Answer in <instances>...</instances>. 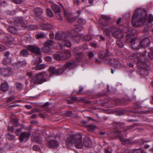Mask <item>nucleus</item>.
I'll use <instances>...</instances> for the list:
<instances>
[{"mask_svg":"<svg viewBox=\"0 0 153 153\" xmlns=\"http://www.w3.org/2000/svg\"><path fill=\"white\" fill-rule=\"evenodd\" d=\"M147 13L144 10L137 8L133 13L131 20L132 25L138 27L143 25H146L149 27L152 26L151 23L153 21V16L150 14L147 20Z\"/></svg>","mask_w":153,"mask_h":153,"instance_id":"f257e3e1","label":"nucleus"},{"mask_svg":"<svg viewBox=\"0 0 153 153\" xmlns=\"http://www.w3.org/2000/svg\"><path fill=\"white\" fill-rule=\"evenodd\" d=\"M145 56L140 53L131 54L128 58L131 60L137 62V65L141 69L140 73L142 75L146 76L148 74V70L150 67L144 62L142 61L141 59L144 58Z\"/></svg>","mask_w":153,"mask_h":153,"instance_id":"f03ea898","label":"nucleus"},{"mask_svg":"<svg viewBox=\"0 0 153 153\" xmlns=\"http://www.w3.org/2000/svg\"><path fill=\"white\" fill-rule=\"evenodd\" d=\"M82 139V136L80 135H72L67 139V145L68 146L70 144H74L76 148L81 149L83 146Z\"/></svg>","mask_w":153,"mask_h":153,"instance_id":"7ed1b4c3","label":"nucleus"},{"mask_svg":"<svg viewBox=\"0 0 153 153\" xmlns=\"http://www.w3.org/2000/svg\"><path fill=\"white\" fill-rule=\"evenodd\" d=\"M67 37V35L65 33L62 31L57 32L55 36V39H56L60 40L63 42L62 44L60 42L58 43L59 46L61 47L65 46L68 47L71 46V42L67 39H66Z\"/></svg>","mask_w":153,"mask_h":153,"instance_id":"20e7f679","label":"nucleus"},{"mask_svg":"<svg viewBox=\"0 0 153 153\" xmlns=\"http://www.w3.org/2000/svg\"><path fill=\"white\" fill-rule=\"evenodd\" d=\"M126 42L131 44L133 48L137 49L142 48L140 42L135 40L136 39L134 37V33L131 34L128 33L126 35Z\"/></svg>","mask_w":153,"mask_h":153,"instance_id":"39448f33","label":"nucleus"},{"mask_svg":"<svg viewBox=\"0 0 153 153\" xmlns=\"http://www.w3.org/2000/svg\"><path fill=\"white\" fill-rule=\"evenodd\" d=\"M110 32L113 36L116 39H121L124 36V34L121 30L114 27H111L108 30L106 33L107 36H109Z\"/></svg>","mask_w":153,"mask_h":153,"instance_id":"423d86ee","label":"nucleus"},{"mask_svg":"<svg viewBox=\"0 0 153 153\" xmlns=\"http://www.w3.org/2000/svg\"><path fill=\"white\" fill-rule=\"evenodd\" d=\"M46 81V79L44 77L42 73L37 74L36 76L35 79L32 80L33 82L37 84H41Z\"/></svg>","mask_w":153,"mask_h":153,"instance_id":"0eeeda50","label":"nucleus"},{"mask_svg":"<svg viewBox=\"0 0 153 153\" xmlns=\"http://www.w3.org/2000/svg\"><path fill=\"white\" fill-rule=\"evenodd\" d=\"M77 65V63L75 61L68 62L64 65L63 67H62V71L64 70V72L67 68L69 70L72 69L74 68Z\"/></svg>","mask_w":153,"mask_h":153,"instance_id":"6e6552de","label":"nucleus"},{"mask_svg":"<svg viewBox=\"0 0 153 153\" xmlns=\"http://www.w3.org/2000/svg\"><path fill=\"white\" fill-rule=\"evenodd\" d=\"M48 71L50 74V76H52L53 75H57L60 74L64 72V70H62V68L58 70L53 66L50 67Z\"/></svg>","mask_w":153,"mask_h":153,"instance_id":"1a4fd4ad","label":"nucleus"},{"mask_svg":"<svg viewBox=\"0 0 153 153\" xmlns=\"http://www.w3.org/2000/svg\"><path fill=\"white\" fill-rule=\"evenodd\" d=\"M108 63L116 68H119L122 66L120 61L118 59H110L108 61Z\"/></svg>","mask_w":153,"mask_h":153,"instance_id":"9d476101","label":"nucleus"},{"mask_svg":"<svg viewBox=\"0 0 153 153\" xmlns=\"http://www.w3.org/2000/svg\"><path fill=\"white\" fill-rule=\"evenodd\" d=\"M27 49L31 52L35 54L40 55L41 53L40 48L33 45H28L27 47Z\"/></svg>","mask_w":153,"mask_h":153,"instance_id":"9b49d317","label":"nucleus"},{"mask_svg":"<svg viewBox=\"0 0 153 153\" xmlns=\"http://www.w3.org/2000/svg\"><path fill=\"white\" fill-rule=\"evenodd\" d=\"M30 134L28 132H23L21 134L19 138L20 141H26L29 138Z\"/></svg>","mask_w":153,"mask_h":153,"instance_id":"f8f14e48","label":"nucleus"},{"mask_svg":"<svg viewBox=\"0 0 153 153\" xmlns=\"http://www.w3.org/2000/svg\"><path fill=\"white\" fill-rule=\"evenodd\" d=\"M111 20L109 17L105 15H102L99 19V22L103 26H106L108 25V21Z\"/></svg>","mask_w":153,"mask_h":153,"instance_id":"ddd939ff","label":"nucleus"},{"mask_svg":"<svg viewBox=\"0 0 153 153\" xmlns=\"http://www.w3.org/2000/svg\"><path fill=\"white\" fill-rule=\"evenodd\" d=\"M51 7L52 10L54 13H56L57 14L58 16L60 17L59 19L61 20H62V18L61 17L60 13V10L59 7L56 4H53L51 5Z\"/></svg>","mask_w":153,"mask_h":153,"instance_id":"4468645a","label":"nucleus"},{"mask_svg":"<svg viewBox=\"0 0 153 153\" xmlns=\"http://www.w3.org/2000/svg\"><path fill=\"white\" fill-rule=\"evenodd\" d=\"M140 42L142 48L149 47L150 43V40L148 37L143 39Z\"/></svg>","mask_w":153,"mask_h":153,"instance_id":"2eb2a0df","label":"nucleus"},{"mask_svg":"<svg viewBox=\"0 0 153 153\" xmlns=\"http://www.w3.org/2000/svg\"><path fill=\"white\" fill-rule=\"evenodd\" d=\"M109 51L107 50L106 52L102 51L99 53V57L100 59H107L108 57L110 55Z\"/></svg>","mask_w":153,"mask_h":153,"instance_id":"dca6fc26","label":"nucleus"},{"mask_svg":"<svg viewBox=\"0 0 153 153\" xmlns=\"http://www.w3.org/2000/svg\"><path fill=\"white\" fill-rule=\"evenodd\" d=\"M48 145L50 148L56 147L58 145V143L56 140H52L48 141Z\"/></svg>","mask_w":153,"mask_h":153,"instance_id":"f3484780","label":"nucleus"},{"mask_svg":"<svg viewBox=\"0 0 153 153\" xmlns=\"http://www.w3.org/2000/svg\"><path fill=\"white\" fill-rule=\"evenodd\" d=\"M40 29L44 30H50L52 29L53 26L50 24H41L40 25Z\"/></svg>","mask_w":153,"mask_h":153,"instance_id":"a211bd4d","label":"nucleus"},{"mask_svg":"<svg viewBox=\"0 0 153 153\" xmlns=\"http://www.w3.org/2000/svg\"><path fill=\"white\" fill-rule=\"evenodd\" d=\"M62 56V60L68 59L71 56L70 52L67 50L63 51L61 53Z\"/></svg>","mask_w":153,"mask_h":153,"instance_id":"6ab92c4d","label":"nucleus"},{"mask_svg":"<svg viewBox=\"0 0 153 153\" xmlns=\"http://www.w3.org/2000/svg\"><path fill=\"white\" fill-rule=\"evenodd\" d=\"M83 145L86 147H89L91 143L90 138L87 137H85L83 139Z\"/></svg>","mask_w":153,"mask_h":153,"instance_id":"aec40b11","label":"nucleus"},{"mask_svg":"<svg viewBox=\"0 0 153 153\" xmlns=\"http://www.w3.org/2000/svg\"><path fill=\"white\" fill-rule=\"evenodd\" d=\"M79 49H80L79 48H76L74 49V52L75 54H76V59L79 60V61H80V60H79V59L81 58L82 57V54L81 53V51L78 52L77 50H79Z\"/></svg>","mask_w":153,"mask_h":153,"instance_id":"412c9836","label":"nucleus"},{"mask_svg":"<svg viewBox=\"0 0 153 153\" xmlns=\"http://www.w3.org/2000/svg\"><path fill=\"white\" fill-rule=\"evenodd\" d=\"M34 12L36 16L40 17L42 14L43 10L40 8L37 7L34 9Z\"/></svg>","mask_w":153,"mask_h":153,"instance_id":"4be33fe9","label":"nucleus"},{"mask_svg":"<svg viewBox=\"0 0 153 153\" xmlns=\"http://www.w3.org/2000/svg\"><path fill=\"white\" fill-rule=\"evenodd\" d=\"M8 88V85L6 82L3 83L1 85L0 89L3 91H7Z\"/></svg>","mask_w":153,"mask_h":153,"instance_id":"5701e85b","label":"nucleus"},{"mask_svg":"<svg viewBox=\"0 0 153 153\" xmlns=\"http://www.w3.org/2000/svg\"><path fill=\"white\" fill-rule=\"evenodd\" d=\"M42 51L45 53H51V48L47 46H44L42 48Z\"/></svg>","mask_w":153,"mask_h":153,"instance_id":"b1692460","label":"nucleus"},{"mask_svg":"<svg viewBox=\"0 0 153 153\" xmlns=\"http://www.w3.org/2000/svg\"><path fill=\"white\" fill-rule=\"evenodd\" d=\"M54 44V42L52 40H48L44 42L43 44L44 46H47L50 47Z\"/></svg>","mask_w":153,"mask_h":153,"instance_id":"393cba45","label":"nucleus"},{"mask_svg":"<svg viewBox=\"0 0 153 153\" xmlns=\"http://www.w3.org/2000/svg\"><path fill=\"white\" fill-rule=\"evenodd\" d=\"M21 55L23 56H27L30 55V53L27 50L23 49L21 51Z\"/></svg>","mask_w":153,"mask_h":153,"instance_id":"a878e982","label":"nucleus"},{"mask_svg":"<svg viewBox=\"0 0 153 153\" xmlns=\"http://www.w3.org/2000/svg\"><path fill=\"white\" fill-rule=\"evenodd\" d=\"M8 71L7 69L2 68L0 70V73L1 75L5 76L7 75L8 74L7 73L8 72Z\"/></svg>","mask_w":153,"mask_h":153,"instance_id":"bb28decb","label":"nucleus"},{"mask_svg":"<svg viewBox=\"0 0 153 153\" xmlns=\"http://www.w3.org/2000/svg\"><path fill=\"white\" fill-rule=\"evenodd\" d=\"M81 38L82 39V36L77 35L74 37L73 40L76 42H78Z\"/></svg>","mask_w":153,"mask_h":153,"instance_id":"cd10ccee","label":"nucleus"},{"mask_svg":"<svg viewBox=\"0 0 153 153\" xmlns=\"http://www.w3.org/2000/svg\"><path fill=\"white\" fill-rule=\"evenodd\" d=\"M143 152H145L140 148L134 149L132 151V153H143Z\"/></svg>","mask_w":153,"mask_h":153,"instance_id":"c85d7f7f","label":"nucleus"},{"mask_svg":"<svg viewBox=\"0 0 153 153\" xmlns=\"http://www.w3.org/2000/svg\"><path fill=\"white\" fill-rule=\"evenodd\" d=\"M45 65L44 64L39 65L36 67V69L37 70H41L45 68Z\"/></svg>","mask_w":153,"mask_h":153,"instance_id":"c756f323","label":"nucleus"},{"mask_svg":"<svg viewBox=\"0 0 153 153\" xmlns=\"http://www.w3.org/2000/svg\"><path fill=\"white\" fill-rule=\"evenodd\" d=\"M78 23L81 25H83L85 24L86 21L82 18H79L77 20Z\"/></svg>","mask_w":153,"mask_h":153,"instance_id":"7c9ffc66","label":"nucleus"},{"mask_svg":"<svg viewBox=\"0 0 153 153\" xmlns=\"http://www.w3.org/2000/svg\"><path fill=\"white\" fill-rule=\"evenodd\" d=\"M54 58L57 60H62V56L61 53L60 54H55L54 55Z\"/></svg>","mask_w":153,"mask_h":153,"instance_id":"2f4dec72","label":"nucleus"},{"mask_svg":"<svg viewBox=\"0 0 153 153\" xmlns=\"http://www.w3.org/2000/svg\"><path fill=\"white\" fill-rule=\"evenodd\" d=\"M6 137L8 139L10 140H13L15 137V136L14 135L9 134H6Z\"/></svg>","mask_w":153,"mask_h":153,"instance_id":"473e14b6","label":"nucleus"},{"mask_svg":"<svg viewBox=\"0 0 153 153\" xmlns=\"http://www.w3.org/2000/svg\"><path fill=\"white\" fill-rule=\"evenodd\" d=\"M82 27L81 25H78L74 29V31L77 32L81 31L82 29Z\"/></svg>","mask_w":153,"mask_h":153,"instance_id":"72a5a7b5","label":"nucleus"},{"mask_svg":"<svg viewBox=\"0 0 153 153\" xmlns=\"http://www.w3.org/2000/svg\"><path fill=\"white\" fill-rule=\"evenodd\" d=\"M46 13L47 15L50 17H52L53 16V13L50 9L48 8L47 9Z\"/></svg>","mask_w":153,"mask_h":153,"instance_id":"f704fd0d","label":"nucleus"},{"mask_svg":"<svg viewBox=\"0 0 153 153\" xmlns=\"http://www.w3.org/2000/svg\"><path fill=\"white\" fill-rule=\"evenodd\" d=\"M67 18L68 21L71 22H74L75 20V18H74L72 16H67Z\"/></svg>","mask_w":153,"mask_h":153,"instance_id":"c9c22d12","label":"nucleus"},{"mask_svg":"<svg viewBox=\"0 0 153 153\" xmlns=\"http://www.w3.org/2000/svg\"><path fill=\"white\" fill-rule=\"evenodd\" d=\"M82 39H84V40L86 41H89L91 40V37L90 35H88L87 36H84V37L82 36Z\"/></svg>","mask_w":153,"mask_h":153,"instance_id":"e433bc0d","label":"nucleus"},{"mask_svg":"<svg viewBox=\"0 0 153 153\" xmlns=\"http://www.w3.org/2000/svg\"><path fill=\"white\" fill-rule=\"evenodd\" d=\"M45 37V35L43 33H41L37 34L36 36V38L37 39H39L40 38H44Z\"/></svg>","mask_w":153,"mask_h":153,"instance_id":"4c0bfd02","label":"nucleus"},{"mask_svg":"<svg viewBox=\"0 0 153 153\" xmlns=\"http://www.w3.org/2000/svg\"><path fill=\"white\" fill-rule=\"evenodd\" d=\"M117 44L120 47H122L123 46V43L120 40H118L116 42Z\"/></svg>","mask_w":153,"mask_h":153,"instance_id":"58836bf2","label":"nucleus"},{"mask_svg":"<svg viewBox=\"0 0 153 153\" xmlns=\"http://www.w3.org/2000/svg\"><path fill=\"white\" fill-rule=\"evenodd\" d=\"M119 137L120 141L122 142L123 144H125V142L128 141L126 139L123 138L121 136H119Z\"/></svg>","mask_w":153,"mask_h":153,"instance_id":"ea45409f","label":"nucleus"},{"mask_svg":"<svg viewBox=\"0 0 153 153\" xmlns=\"http://www.w3.org/2000/svg\"><path fill=\"white\" fill-rule=\"evenodd\" d=\"M22 85L20 83H17L16 84V87L18 89H20L22 87Z\"/></svg>","mask_w":153,"mask_h":153,"instance_id":"a19ab883","label":"nucleus"},{"mask_svg":"<svg viewBox=\"0 0 153 153\" xmlns=\"http://www.w3.org/2000/svg\"><path fill=\"white\" fill-rule=\"evenodd\" d=\"M37 28V27L36 26L33 25H30L29 27V29L31 30H35Z\"/></svg>","mask_w":153,"mask_h":153,"instance_id":"79ce46f5","label":"nucleus"},{"mask_svg":"<svg viewBox=\"0 0 153 153\" xmlns=\"http://www.w3.org/2000/svg\"><path fill=\"white\" fill-rule=\"evenodd\" d=\"M89 58L90 59H92L94 56V54L92 52H89L88 55Z\"/></svg>","mask_w":153,"mask_h":153,"instance_id":"37998d69","label":"nucleus"},{"mask_svg":"<svg viewBox=\"0 0 153 153\" xmlns=\"http://www.w3.org/2000/svg\"><path fill=\"white\" fill-rule=\"evenodd\" d=\"M88 129L89 131H93L95 129V127L93 126H91L88 127Z\"/></svg>","mask_w":153,"mask_h":153,"instance_id":"c03bdc74","label":"nucleus"},{"mask_svg":"<svg viewBox=\"0 0 153 153\" xmlns=\"http://www.w3.org/2000/svg\"><path fill=\"white\" fill-rule=\"evenodd\" d=\"M148 55L149 57L151 59L153 58V53L152 52H150L148 53Z\"/></svg>","mask_w":153,"mask_h":153,"instance_id":"a18cd8bd","label":"nucleus"},{"mask_svg":"<svg viewBox=\"0 0 153 153\" xmlns=\"http://www.w3.org/2000/svg\"><path fill=\"white\" fill-rule=\"evenodd\" d=\"M33 149L35 151H38L39 150V148L36 146H34L33 147Z\"/></svg>","mask_w":153,"mask_h":153,"instance_id":"49530a36","label":"nucleus"},{"mask_svg":"<svg viewBox=\"0 0 153 153\" xmlns=\"http://www.w3.org/2000/svg\"><path fill=\"white\" fill-rule=\"evenodd\" d=\"M5 50V47L2 45H0V51H2Z\"/></svg>","mask_w":153,"mask_h":153,"instance_id":"de8ad7c7","label":"nucleus"},{"mask_svg":"<svg viewBox=\"0 0 153 153\" xmlns=\"http://www.w3.org/2000/svg\"><path fill=\"white\" fill-rule=\"evenodd\" d=\"M12 1L14 3L17 4H19L22 1V0H12Z\"/></svg>","mask_w":153,"mask_h":153,"instance_id":"09e8293b","label":"nucleus"},{"mask_svg":"<svg viewBox=\"0 0 153 153\" xmlns=\"http://www.w3.org/2000/svg\"><path fill=\"white\" fill-rule=\"evenodd\" d=\"M36 140L38 143H40L42 141V139L41 137H39L38 139H36Z\"/></svg>","mask_w":153,"mask_h":153,"instance_id":"8fccbe9b","label":"nucleus"},{"mask_svg":"<svg viewBox=\"0 0 153 153\" xmlns=\"http://www.w3.org/2000/svg\"><path fill=\"white\" fill-rule=\"evenodd\" d=\"M13 126H8V130L9 131L13 132Z\"/></svg>","mask_w":153,"mask_h":153,"instance_id":"3c124183","label":"nucleus"},{"mask_svg":"<svg viewBox=\"0 0 153 153\" xmlns=\"http://www.w3.org/2000/svg\"><path fill=\"white\" fill-rule=\"evenodd\" d=\"M27 76L30 77H32L33 76V73L32 72H28L27 73Z\"/></svg>","mask_w":153,"mask_h":153,"instance_id":"603ef678","label":"nucleus"},{"mask_svg":"<svg viewBox=\"0 0 153 153\" xmlns=\"http://www.w3.org/2000/svg\"><path fill=\"white\" fill-rule=\"evenodd\" d=\"M105 153H112L111 151H109L108 149H105Z\"/></svg>","mask_w":153,"mask_h":153,"instance_id":"864d4df0","label":"nucleus"},{"mask_svg":"<svg viewBox=\"0 0 153 153\" xmlns=\"http://www.w3.org/2000/svg\"><path fill=\"white\" fill-rule=\"evenodd\" d=\"M25 107L28 109H30L32 108L31 106L29 105H26Z\"/></svg>","mask_w":153,"mask_h":153,"instance_id":"5fc2aeb1","label":"nucleus"},{"mask_svg":"<svg viewBox=\"0 0 153 153\" xmlns=\"http://www.w3.org/2000/svg\"><path fill=\"white\" fill-rule=\"evenodd\" d=\"M74 3L77 5H78L79 1L78 0H74Z\"/></svg>","mask_w":153,"mask_h":153,"instance_id":"6e6d98bb","label":"nucleus"},{"mask_svg":"<svg viewBox=\"0 0 153 153\" xmlns=\"http://www.w3.org/2000/svg\"><path fill=\"white\" fill-rule=\"evenodd\" d=\"M119 153H130V151L128 150H126L123 152Z\"/></svg>","mask_w":153,"mask_h":153,"instance_id":"4d7b16f0","label":"nucleus"},{"mask_svg":"<svg viewBox=\"0 0 153 153\" xmlns=\"http://www.w3.org/2000/svg\"><path fill=\"white\" fill-rule=\"evenodd\" d=\"M127 64L128 65V66L132 68L134 66L133 64L131 63H128Z\"/></svg>","mask_w":153,"mask_h":153,"instance_id":"13d9d810","label":"nucleus"},{"mask_svg":"<svg viewBox=\"0 0 153 153\" xmlns=\"http://www.w3.org/2000/svg\"><path fill=\"white\" fill-rule=\"evenodd\" d=\"M49 35L50 36V37L52 39L54 37V34L53 33H51L49 34Z\"/></svg>","mask_w":153,"mask_h":153,"instance_id":"bf43d9fd","label":"nucleus"},{"mask_svg":"<svg viewBox=\"0 0 153 153\" xmlns=\"http://www.w3.org/2000/svg\"><path fill=\"white\" fill-rule=\"evenodd\" d=\"M150 146V145L148 144H145L144 146V148L146 149L149 148Z\"/></svg>","mask_w":153,"mask_h":153,"instance_id":"052dcab7","label":"nucleus"},{"mask_svg":"<svg viewBox=\"0 0 153 153\" xmlns=\"http://www.w3.org/2000/svg\"><path fill=\"white\" fill-rule=\"evenodd\" d=\"M10 54V52L9 51H7L6 52L5 54V56L7 58Z\"/></svg>","mask_w":153,"mask_h":153,"instance_id":"680f3d73","label":"nucleus"},{"mask_svg":"<svg viewBox=\"0 0 153 153\" xmlns=\"http://www.w3.org/2000/svg\"><path fill=\"white\" fill-rule=\"evenodd\" d=\"M123 31L125 33H127L128 31V29L127 27H125Z\"/></svg>","mask_w":153,"mask_h":153,"instance_id":"e2e57ef3","label":"nucleus"},{"mask_svg":"<svg viewBox=\"0 0 153 153\" xmlns=\"http://www.w3.org/2000/svg\"><path fill=\"white\" fill-rule=\"evenodd\" d=\"M72 100L74 101H76L77 100V98L76 97H73L71 98Z\"/></svg>","mask_w":153,"mask_h":153,"instance_id":"0e129e2a","label":"nucleus"},{"mask_svg":"<svg viewBox=\"0 0 153 153\" xmlns=\"http://www.w3.org/2000/svg\"><path fill=\"white\" fill-rule=\"evenodd\" d=\"M51 59V58L50 57H47L45 58L46 60H50Z\"/></svg>","mask_w":153,"mask_h":153,"instance_id":"69168bd1","label":"nucleus"},{"mask_svg":"<svg viewBox=\"0 0 153 153\" xmlns=\"http://www.w3.org/2000/svg\"><path fill=\"white\" fill-rule=\"evenodd\" d=\"M23 23V20L22 19H20L18 22V23H21V24H22Z\"/></svg>","mask_w":153,"mask_h":153,"instance_id":"338daca9","label":"nucleus"},{"mask_svg":"<svg viewBox=\"0 0 153 153\" xmlns=\"http://www.w3.org/2000/svg\"><path fill=\"white\" fill-rule=\"evenodd\" d=\"M121 20L122 19L121 18H119V19L117 21V23L118 24L120 23V22Z\"/></svg>","mask_w":153,"mask_h":153,"instance_id":"774afa93","label":"nucleus"}]
</instances>
